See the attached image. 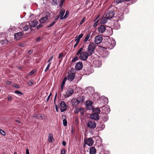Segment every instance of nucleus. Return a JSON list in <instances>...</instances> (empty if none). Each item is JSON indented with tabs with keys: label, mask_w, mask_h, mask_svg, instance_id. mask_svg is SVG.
Masks as SVG:
<instances>
[{
	"label": "nucleus",
	"mask_w": 154,
	"mask_h": 154,
	"mask_svg": "<svg viewBox=\"0 0 154 154\" xmlns=\"http://www.w3.org/2000/svg\"><path fill=\"white\" fill-rule=\"evenodd\" d=\"M66 110V109H62V108H61L60 109V111L62 112H64V111H65Z\"/></svg>",
	"instance_id": "052dcab7"
},
{
	"label": "nucleus",
	"mask_w": 154,
	"mask_h": 154,
	"mask_svg": "<svg viewBox=\"0 0 154 154\" xmlns=\"http://www.w3.org/2000/svg\"><path fill=\"white\" fill-rule=\"evenodd\" d=\"M114 11H110L106 12L104 15L108 19H110L114 17Z\"/></svg>",
	"instance_id": "9d476101"
},
{
	"label": "nucleus",
	"mask_w": 154,
	"mask_h": 154,
	"mask_svg": "<svg viewBox=\"0 0 154 154\" xmlns=\"http://www.w3.org/2000/svg\"><path fill=\"white\" fill-rule=\"evenodd\" d=\"M114 26L115 27H116V29H118L120 27V26L118 24L117 22H116L115 23Z\"/></svg>",
	"instance_id": "473e14b6"
},
{
	"label": "nucleus",
	"mask_w": 154,
	"mask_h": 154,
	"mask_svg": "<svg viewBox=\"0 0 154 154\" xmlns=\"http://www.w3.org/2000/svg\"><path fill=\"white\" fill-rule=\"evenodd\" d=\"M67 80V77H65L63 79L61 86V89L63 90V88L64 85Z\"/></svg>",
	"instance_id": "393cba45"
},
{
	"label": "nucleus",
	"mask_w": 154,
	"mask_h": 154,
	"mask_svg": "<svg viewBox=\"0 0 154 154\" xmlns=\"http://www.w3.org/2000/svg\"><path fill=\"white\" fill-rule=\"evenodd\" d=\"M23 34V33L21 32H19L16 33L14 35L15 39H16V40H19L22 37Z\"/></svg>",
	"instance_id": "ddd939ff"
},
{
	"label": "nucleus",
	"mask_w": 154,
	"mask_h": 154,
	"mask_svg": "<svg viewBox=\"0 0 154 154\" xmlns=\"http://www.w3.org/2000/svg\"><path fill=\"white\" fill-rule=\"evenodd\" d=\"M0 133L3 136L5 135L6 134L5 131L2 129H0Z\"/></svg>",
	"instance_id": "79ce46f5"
},
{
	"label": "nucleus",
	"mask_w": 154,
	"mask_h": 154,
	"mask_svg": "<svg viewBox=\"0 0 154 154\" xmlns=\"http://www.w3.org/2000/svg\"><path fill=\"white\" fill-rule=\"evenodd\" d=\"M56 22V21L53 22L51 24H50L48 26H47V27L49 28L52 27L54 25V24Z\"/></svg>",
	"instance_id": "72a5a7b5"
},
{
	"label": "nucleus",
	"mask_w": 154,
	"mask_h": 154,
	"mask_svg": "<svg viewBox=\"0 0 154 154\" xmlns=\"http://www.w3.org/2000/svg\"><path fill=\"white\" fill-rule=\"evenodd\" d=\"M60 105L61 108H65L66 107V105L64 102L63 101L61 102Z\"/></svg>",
	"instance_id": "cd10ccee"
},
{
	"label": "nucleus",
	"mask_w": 154,
	"mask_h": 154,
	"mask_svg": "<svg viewBox=\"0 0 154 154\" xmlns=\"http://www.w3.org/2000/svg\"><path fill=\"white\" fill-rule=\"evenodd\" d=\"M11 84V82H10V81H8L6 83V84L7 85H10V84Z\"/></svg>",
	"instance_id": "e2e57ef3"
},
{
	"label": "nucleus",
	"mask_w": 154,
	"mask_h": 154,
	"mask_svg": "<svg viewBox=\"0 0 154 154\" xmlns=\"http://www.w3.org/2000/svg\"><path fill=\"white\" fill-rule=\"evenodd\" d=\"M95 111L97 112L96 113H100V109L99 108H96L95 109Z\"/></svg>",
	"instance_id": "e433bc0d"
},
{
	"label": "nucleus",
	"mask_w": 154,
	"mask_h": 154,
	"mask_svg": "<svg viewBox=\"0 0 154 154\" xmlns=\"http://www.w3.org/2000/svg\"><path fill=\"white\" fill-rule=\"evenodd\" d=\"M15 92L18 94H20V95H22V93L21 92L18 90L15 91Z\"/></svg>",
	"instance_id": "09e8293b"
},
{
	"label": "nucleus",
	"mask_w": 154,
	"mask_h": 154,
	"mask_svg": "<svg viewBox=\"0 0 154 154\" xmlns=\"http://www.w3.org/2000/svg\"><path fill=\"white\" fill-rule=\"evenodd\" d=\"M65 0H61L59 4V6L61 7L63 6V2Z\"/></svg>",
	"instance_id": "58836bf2"
},
{
	"label": "nucleus",
	"mask_w": 154,
	"mask_h": 154,
	"mask_svg": "<svg viewBox=\"0 0 154 154\" xmlns=\"http://www.w3.org/2000/svg\"><path fill=\"white\" fill-rule=\"evenodd\" d=\"M44 116L40 114H38L37 116H33L34 117L36 118L37 119H42L43 118Z\"/></svg>",
	"instance_id": "a878e982"
},
{
	"label": "nucleus",
	"mask_w": 154,
	"mask_h": 154,
	"mask_svg": "<svg viewBox=\"0 0 154 154\" xmlns=\"http://www.w3.org/2000/svg\"><path fill=\"white\" fill-rule=\"evenodd\" d=\"M7 98L8 100H10L11 99L12 97L11 96H9L7 97Z\"/></svg>",
	"instance_id": "69168bd1"
},
{
	"label": "nucleus",
	"mask_w": 154,
	"mask_h": 154,
	"mask_svg": "<svg viewBox=\"0 0 154 154\" xmlns=\"http://www.w3.org/2000/svg\"><path fill=\"white\" fill-rule=\"evenodd\" d=\"M59 0H52V4L53 5H56L59 2Z\"/></svg>",
	"instance_id": "c85d7f7f"
},
{
	"label": "nucleus",
	"mask_w": 154,
	"mask_h": 154,
	"mask_svg": "<svg viewBox=\"0 0 154 154\" xmlns=\"http://www.w3.org/2000/svg\"><path fill=\"white\" fill-rule=\"evenodd\" d=\"M89 53L86 51H82L79 56L80 59L82 60L85 61L90 56Z\"/></svg>",
	"instance_id": "7ed1b4c3"
},
{
	"label": "nucleus",
	"mask_w": 154,
	"mask_h": 154,
	"mask_svg": "<svg viewBox=\"0 0 154 154\" xmlns=\"http://www.w3.org/2000/svg\"><path fill=\"white\" fill-rule=\"evenodd\" d=\"M42 25L41 24H39L38 26H37V28L38 29L39 28H41V27H42Z\"/></svg>",
	"instance_id": "0e129e2a"
},
{
	"label": "nucleus",
	"mask_w": 154,
	"mask_h": 154,
	"mask_svg": "<svg viewBox=\"0 0 154 154\" xmlns=\"http://www.w3.org/2000/svg\"><path fill=\"white\" fill-rule=\"evenodd\" d=\"M83 36V35L82 34H81L77 37L80 39V38H81Z\"/></svg>",
	"instance_id": "13d9d810"
},
{
	"label": "nucleus",
	"mask_w": 154,
	"mask_h": 154,
	"mask_svg": "<svg viewBox=\"0 0 154 154\" xmlns=\"http://www.w3.org/2000/svg\"><path fill=\"white\" fill-rule=\"evenodd\" d=\"M90 36L91 35L90 34H88L84 40V41L86 42L90 38Z\"/></svg>",
	"instance_id": "c9c22d12"
},
{
	"label": "nucleus",
	"mask_w": 154,
	"mask_h": 154,
	"mask_svg": "<svg viewBox=\"0 0 154 154\" xmlns=\"http://www.w3.org/2000/svg\"><path fill=\"white\" fill-rule=\"evenodd\" d=\"M103 38L101 36L98 35L96 36L94 40V42L97 44H99L102 42Z\"/></svg>",
	"instance_id": "1a4fd4ad"
},
{
	"label": "nucleus",
	"mask_w": 154,
	"mask_h": 154,
	"mask_svg": "<svg viewBox=\"0 0 154 154\" xmlns=\"http://www.w3.org/2000/svg\"><path fill=\"white\" fill-rule=\"evenodd\" d=\"M21 29L24 31H27L31 28V26L29 22H24L20 26Z\"/></svg>",
	"instance_id": "20e7f679"
},
{
	"label": "nucleus",
	"mask_w": 154,
	"mask_h": 154,
	"mask_svg": "<svg viewBox=\"0 0 154 154\" xmlns=\"http://www.w3.org/2000/svg\"><path fill=\"white\" fill-rule=\"evenodd\" d=\"M34 72H35L34 70H33L31 71V72H29V76H30V75H32L33 74H34Z\"/></svg>",
	"instance_id": "603ef678"
},
{
	"label": "nucleus",
	"mask_w": 154,
	"mask_h": 154,
	"mask_svg": "<svg viewBox=\"0 0 154 154\" xmlns=\"http://www.w3.org/2000/svg\"><path fill=\"white\" fill-rule=\"evenodd\" d=\"M123 1H125L124 0H116V2L117 3H121Z\"/></svg>",
	"instance_id": "8fccbe9b"
},
{
	"label": "nucleus",
	"mask_w": 154,
	"mask_h": 154,
	"mask_svg": "<svg viewBox=\"0 0 154 154\" xmlns=\"http://www.w3.org/2000/svg\"><path fill=\"white\" fill-rule=\"evenodd\" d=\"M84 100L83 97H80L77 98H73L71 100L72 106L73 107L76 106L80 102H82Z\"/></svg>",
	"instance_id": "f257e3e1"
},
{
	"label": "nucleus",
	"mask_w": 154,
	"mask_h": 154,
	"mask_svg": "<svg viewBox=\"0 0 154 154\" xmlns=\"http://www.w3.org/2000/svg\"><path fill=\"white\" fill-rule=\"evenodd\" d=\"M91 118L94 120H98L99 118V116L96 113H94L91 115Z\"/></svg>",
	"instance_id": "a211bd4d"
},
{
	"label": "nucleus",
	"mask_w": 154,
	"mask_h": 154,
	"mask_svg": "<svg viewBox=\"0 0 154 154\" xmlns=\"http://www.w3.org/2000/svg\"><path fill=\"white\" fill-rule=\"evenodd\" d=\"M50 65H49V64H48L47 65L46 68V69L45 70V72H47L49 69V68L50 67Z\"/></svg>",
	"instance_id": "de8ad7c7"
},
{
	"label": "nucleus",
	"mask_w": 154,
	"mask_h": 154,
	"mask_svg": "<svg viewBox=\"0 0 154 154\" xmlns=\"http://www.w3.org/2000/svg\"><path fill=\"white\" fill-rule=\"evenodd\" d=\"M59 16H56V17H55V20H58L59 18Z\"/></svg>",
	"instance_id": "774afa93"
},
{
	"label": "nucleus",
	"mask_w": 154,
	"mask_h": 154,
	"mask_svg": "<svg viewBox=\"0 0 154 154\" xmlns=\"http://www.w3.org/2000/svg\"><path fill=\"white\" fill-rule=\"evenodd\" d=\"M85 19H86V18L85 17H84L83 18L82 20L81 21V22H80V23L79 24L80 25H81L84 22L85 20Z\"/></svg>",
	"instance_id": "c03bdc74"
},
{
	"label": "nucleus",
	"mask_w": 154,
	"mask_h": 154,
	"mask_svg": "<svg viewBox=\"0 0 154 154\" xmlns=\"http://www.w3.org/2000/svg\"><path fill=\"white\" fill-rule=\"evenodd\" d=\"M41 39V38L40 37H38L35 40L37 42H38L40 41Z\"/></svg>",
	"instance_id": "bf43d9fd"
},
{
	"label": "nucleus",
	"mask_w": 154,
	"mask_h": 154,
	"mask_svg": "<svg viewBox=\"0 0 154 154\" xmlns=\"http://www.w3.org/2000/svg\"><path fill=\"white\" fill-rule=\"evenodd\" d=\"M63 124L64 126H66L67 125V121L66 119H64L63 120Z\"/></svg>",
	"instance_id": "4c0bfd02"
},
{
	"label": "nucleus",
	"mask_w": 154,
	"mask_h": 154,
	"mask_svg": "<svg viewBox=\"0 0 154 154\" xmlns=\"http://www.w3.org/2000/svg\"><path fill=\"white\" fill-rule=\"evenodd\" d=\"M19 45L21 47H23L25 46V44L24 43H22L19 44Z\"/></svg>",
	"instance_id": "864d4df0"
},
{
	"label": "nucleus",
	"mask_w": 154,
	"mask_h": 154,
	"mask_svg": "<svg viewBox=\"0 0 154 154\" xmlns=\"http://www.w3.org/2000/svg\"><path fill=\"white\" fill-rule=\"evenodd\" d=\"M109 40L111 42H110L109 41H108L109 42H106V48L109 49H111L115 46L116 42L115 40L112 38L111 39H110Z\"/></svg>",
	"instance_id": "f03ea898"
},
{
	"label": "nucleus",
	"mask_w": 154,
	"mask_h": 154,
	"mask_svg": "<svg viewBox=\"0 0 154 154\" xmlns=\"http://www.w3.org/2000/svg\"><path fill=\"white\" fill-rule=\"evenodd\" d=\"M83 50V48H80L79 51H78L76 53V55H79L82 52V51Z\"/></svg>",
	"instance_id": "2f4dec72"
},
{
	"label": "nucleus",
	"mask_w": 154,
	"mask_h": 154,
	"mask_svg": "<svg viewBox=\"0 0 154 154\" xmlns=\"http://www.w3.org/2000/svg\"><path fill=\"white\" fill-rule=\"evenodd\" d=\"M61 154H65V150L64 149H62L61 151Z\"/></svg>",
	"instance_id": "5fc2aeb1"
},
{
	"label": "nucleus",
	"mask_w": 154,
	"mask_h": 154,
	"mask_svg": "<svg viewBox=\"0 0 154 154\" xmlns=\"http://www.w3.org/2000/svg\"><path fill=\"white\" fill-rule=\"evenodd\" d=\"M92 103V102L90 100H88L86 102V106L88 109H92L93 108Z\"/></svg>",
	"instance_id": "dca6fc26"
},
{
	"label": "nucleus",
	"mask_w": 154,
	"mask_h": 154,
	"mask_svg": "<svg viewBox=\"0 0 154 154\" xmlns=\"http://www.w3.org/2000/svg\"><path fill=\"white\" fill-rule=\"evenodd\" d=\"M125 8V7L123 6L119 10H118V13H117L116 17L118 18L119 19L121 20L123 18V14L124 12L123 10Z\"/></svg>",
	"instance_id": "423d86ee"
},
{
	"label": "nucleus",
	"mask_w": 154,
	"mask_h": 154,
	"mask_svg": "<svg viewBox=\"0 0 154 154\" xmlns=\"http://www.w3.org/2000/svg\"><path fill=\"white\" fill-rule=\"evenodd\" d=\"M106 30L105 26L104 25L100 26L98 28V30L99 33H103Z\"/></svg>",
	"instance_id": "aec40b11"
},
{
	"label": "nucleus",
	"mask_w": 154,
	"mask_h": 154,
	"mask_svg": "<svg viewBox=\"0 0 154 154\" xmlns=\"http://www.w3.org/2000/svg\"><path fill=\"white\" fill-rule=\"evenodd\" d=\"M85 143L89 146H91L94 143L93 140L91 138H88L86 140Z\"/></svg>",
	"instance_id": "f3484780"
},
{
	"label": "nucleus",
	"mask_w": 154,
	"mask_h": 154,
	"mask_svg": "<svg viewBox=\"0 0 154 154\" xmlns=\"http://www.w3.org/2000/svg\"><path fill=\"white\" fill-rule=\"evenodd\" d=\"M73 93V91L72 88H69L67 90L64 95V96L66 98L68 97L71 96Z\"/></svg>",
	"instance_id": "f8f14e48"
},
{
	"label": "nucleus",
	"mask_w": 154,
	"mask_h": 154,
	"mask_svg": "<svg viewBox=\"0 0 154 154\" xmlns=\"http://www.w3.org/2000/svg\"><path fill=\"white\" fill-rule=\"evenodd\" d=\"M69 14V12L68 11H67L66 12L65 15L64 16V19L67 18Z\"/></svg>",
	"instance_id": "c756f323"
},
{
	"label": "nucleus",
	"mask_w": 154,
	"mask_h": 154,
	"mask_svg": "<svg viewBox=\"0 0 154 154\" xmlns=\"http://www.w3.org/2000/svg\"><path fill=\"white\" fill-rule=\"evenodd\" d=\"M96 45L93 43H90L88 48V52L90 55H91L93 53L95 48Z\"/></svg>",
	"instance_id": "39448f33"
},
{
	"label": "nucleus",
	"mask_w": 154,
	"mask_h": 154,
	"mask_svg": "<svg viewBox=\"0 0 154 154\" xmlns=\"http://www.w3.org/2000/svg\"><path fill=\"white\" fill-rule=\"evenodd\" d=\"M65 11L63 9H62L60 12V20L64 19V16H63L64 14H65Z\"/></svg>",
	"instance_id": "4be33fe9"
},
{
	"label": "nucleus",
	"mask_w": 154,
	"mask_h": 154,
	"mask_svg": "<svg viewBox=\"0 0 154 154\" xmlns=\"http://www.w3.org/2000/svg\"><path fill=\"white\" fill-rule=\"evenodd\" d=\"M78 58L77 57H75L72 60V62H74L78 60Z\"/></svg>",
	"instance_id": "a18cd8bd"
},
{
	"label": "nucleus",
	"mask_w": 154,
	"mask_h": 154,
	"mask_svg": "<svg viewBox=\"0 0 154 154\" xmlns=\"http://www.w3.org/2000/svg\"><path fill=\"white\" fill-rule=\"evenodd\" d=\"M96 152V149L94 147H91L90 149L89 153L90 154H95Z\"/></svg>",
	"instance_id": "5701e85b"
},
{
	"label": "nucleus",
	"mask_w": 154,
	"mask_h": 154,
	"mask_svg": "<svg viewBox=\"0 0 154 154\" xmlns=\"http://www.w3.org/2000/svg\"><path fill=\"white\" fill-rule=\"evenodd\" d=\"M88 127L91 129H94L96 127L95 122L93 121H89L87 124Z\"/></svg>",
	"instance_id": "9b49d317"
},
{
	"label": "nucleus",
	"mask_w": 154,
	"mask_h": 154,
	"mask_svg": "<svg viewBox=\"0 0 154 154\" xmlns=\"http://www.w3.org/2000/svg\"><path fill=\"white\" fill-rule=\"evenodd\" d=\"M81 115H83L84 113V109L82 108H81V110L80 112Z\"/></svg>",
	"instance_id": "49530a36"
},
{
	"label": "nucleus",
	"mask_w": 154,
	"mask_h": 154,
	"mask_svg": "<svg viewBox=\"0 0 154 154\" xmlns=\"http://www.w3.org/2000/svg\"><path fill=\"white\" fill-rule=\"evenodd\" d=\"M67 79L68 80L72 82L75 79V74L74 73L72 72V71L68 72L67 75Z\"/></svg>",
	"instance_id": "0eeeda50"
},
{
	"label": "nucleus",
	"mask_w": 154,
	"mask_h": 154,
	"mask_svg": "<svg viewBox=\"0 0 154 154\" xmlns=\"http://www.w3.org/2000/svg\"><path fill=\"white\" fill-rule=\"evenodd\" d=\"M53 139L52 135H50L48 137V141L50 142H51L52 141V139Z\"/></svg>",
	"instance_id": "f704fd0d"
},
{
	"label": "nucleus",
	"mask_w": 154,
	"mask_h": 154,
	"mask_svg": "<svg viewBox=\"0 0 154 154\" xmlns=\"http://www.w3.org/2000/svg\"><path fill=\"white\" fill-rule=\"evenodd\" d=\"M100 109L103 111L105 113H108L110 111V109L108 106H103L102 107H100Z\"/></svg>",
	"instance_id": "2eb2a0df"
},
{
	"label": "nucleus",
	"mask_w": 154,
	"mask_h": 154,
	"mask_svg": "<svg viewBox=\"0 0 154 154\" xmlns=\"http://www.w3.org/2000/svg\"><path fill=\"white\" fill-rule=\"evenodd\" d=\"M33 82H31V81H29L28 82V84L29 85V86H31L33 84Z\"/></svg>",
	"instance_id": "3c124183"
},
{
	"label": "nucleus",
	"mask_w": 154,
	"mask_h": 154,
	"mask_svg": "<svg viewBox=\"0 0 154 154\" xmlns=\"http://www.w3.org/2000/svg\"><path fill=\"white\" fill-rule=\"evenodd\" d=\"M100 100L101 101L102 100H103V103L104 104L107 103L108 102V99L107 97H105L104 96H102L100 97Z\"/></svg>",
	"instance_id": "412c9836"
},
{
	"label": "nucleus",
	"mask_w": 154,
	"mask_h": 154,
	"mask_svg": "<svg viewBox=\"0 0 154 154\" xmlns=\"http://www.w3.org/2000/svg\"><path fill=\"white\" fill-rule=\"evenodd\" d=\"M26 154H29V149L27 148L26 149Z\"/></svg>",
	"instance_id": "680f3d73"
},
{
	"label": "nucleus",
	"mask_w": 154,
	"mask_h": 154,
	"mask_svg": "<svg viewBox=\"0 0 154 154\" xmlns=\"http://www.w3.org/2000/svg\"><path fill=\"white\" fill-rule=\"evenodd\" d=\"M83 68V64L82 62L80 61L76 63L75 66V69L76 70H81Z\"/></svg>",
	"instance_id": "4468645a"
},
{
	"label": "nucleus",
	"mask_w": 154,
	"mask_h": 154,
	"mask_svg": "<svg viewBox=\"0 0 154 154\" xmlns=\"http://www.w3.org/2000/svg\"><path fill=\"white\" fill-rule=\"evenodd\" d=\"M81 110V108H76L75 109V110H74V113L75 114H78L79 112H80Z\"/></svg>",
	"instance_id": "7c9ffc66"
},
{
	"label": "nucleus",
	"mask_w": 154,
	"mask_h": 154,
	"mask_svg": "<svg viewBox=\"0 0 154 154\" xmlns=\"http://www.w3.org/2000/svg\"><path fill=\"white\" fill-rule=\"evenodd\" d=\"M99 23H100V21H99V20H97L94 23V27H96L97 26V25H98V24Z\"/></svg>",
	"instance_id": "ea45409f"
},
{
	"label": "nucleus",
	"mask_w": 154,
	"mask_h": 154,
	"mask_svg": "<svg viewBox=\"0 0 154 154\" xmlns=\"http://www.w3.org/2000/svg\"><path fill=\"white\" fill-rule=\"evenodd\" d=\"M75 41H76V42L77 43H79V41L80 40V39L78 37L76 36L75 38Z\"/></svg>",
	"instance_id": "37998d69"
},
{
	"label": "nucleus",
	"mask_w": 154,
	"mask_h": 154,
	"mask_svg": "<svg viewBox=\"0 0 154 154\" xmlns=\"http://www.w3.org/2000/svg\"><path fill=\"white\" fill-rule=\"evenodd\" d=\"M53 56H52L49 58V59L48 60L47 62H48V63H49L48 64H49V65H50V64H51V61L53 59Z\"/></svg>",
	"instance_id": "a19ab883"
},
{
	"label": "nucleus",
	"mask_w": 154,
	"mask_h": 154,
	"mask_svg": "<svg viewBox=\"0 0 154 154\" xmlns=\"http://www.w3.org/2000/svg\"><path fill=\"white\" fill-rule=\"evenodd\" d=\"M13 86L15 88H19V85L16 84H14Z\"/></svg>",
	"instance_id": "6e6d98bb"
},
{
	"label": "nucleus",
	"mask_w": 154,
	"mask_h": 154,
	"mask_svg": "<svg viewBox=\"0 0 154 154\" xmlns=\"http://www.w3.org/2000/svg\"><path fill=\"white\" fill-rule=\"evenodd\" d=\"M62 144L63 146H65L66 145V142L65 141H63Z\"/></svg>",
	"instance_id": "338daca9"
},
{
	"label": "nucleus",
	"mask_w": 154,
	"mask_h": 154,
	"mask_svg": "<svg viewBox=\"0 0 154 154\" xmlns=\"http://www.w3.org/2000/svg\"><path fill=\"white\" fill-rule=\"evenodd\" d=\"M38 24V22L36 20H34L33 22H32L31 24V27L32 26L35 27Z\"/></svg>",
	"instance_id": "bb28decb"
},
{
	"label": "nucleus",
	"mask_w": 154,
	"mask_h": 154,
	"mask_svg": "<svg viewBox=\"0 0 154 154\" xmlns=\"http://www.w3.org/2000/svg\"><path fill=\"white\" fill-rule=\"evenodd\" d=\"M93 63L97 67H99L101 65V62L99 60L94 61Z\"/></svg>",
	"instance_id": "b1692460"
},
{
	"label": "nucleus",
	"mask_w": 154,
	"mask_h": 154,
	"mask_svg": "<svg viewBox=\"0 0 154 154\" xmlns=\"http://www.w3.org/2000/svg\"><path fill=\"white\" fill-rule=\"evenodd\" d=\"M49 14L48 13H46L45 17H42L40 20L39 22L41 23L42 24L47 21L49 18Z\"/></svg>",
	"instance_id": "6e6552de"
},
{
	"label": "nucleus",
	"mask_w": 154,
	"mask_h": 154,
	"mask_svg": "<svg viewBox=\"0 0 154 154\" xmlns=\"http://www.w3.org/2000/svg\"><path fill=\"white\" fill-rule=\"evenodd\" d=\"M108 20V19L104 15L101 19L99 20L100 23L105 24L106 22Z\"/></svg>",
	"instance_id": "6ab92c4d"
},
{
	"label": "nucleus",
	"mask_w": 154,
	"mask_h": 154,
	"mask_svg": "<svg viewBox=\"0 0 154 154\" xmlns=\"http://www.w3.org/2000/svg\"><path fill=\"white\" fill-rule=\"evenodd\" d=\"M63 53H60L59 55L58 58H62V57H63Z\"/></svg>",
	"instance_id": "4d7b16f0"
}]
</instances>
